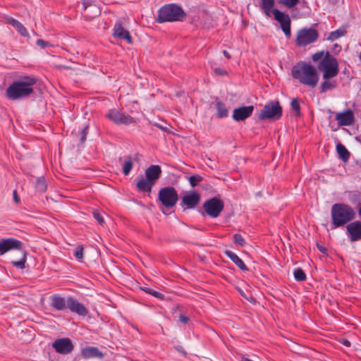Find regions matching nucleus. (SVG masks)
Segmentation results:
<instances>
[{"instance_id": "f257e3e1", "label": "nucleus", "mask_w": 361, "mask_h": 361, "mask_svg": "<svg viewBox=\"0 0 361 361\" xmlns=\"http://www.w3.org/2000/svg\"><path fill=\"white\" fill-rule=\"evenodd\" d=\"M314 62L317 63V69L322 73L323 82L320 86V92H325L334 90L337 82L333 80L339 72L337 59L329 51H319L312 56Z\"/></svg>"}, {"instance_id": "f03ea898", "label": "nucleus", "mask_w": 361, "mask_h": 361, "mask_svg": "<svg viewBox=\"0 0 361 361\" xmlns=\"http://www.w3.org/2000/svg\"><path fill=\"white\" fill-rule=\"evenodd\" d=\"M37 80L33 76H24L14 80L6 90V97L11 100H20L29 97L34 92Z\"/></svg>"}, {"instance_id": "7ed1b4c3", "label": "nucleus", "mask_w": 361, "mask_h": 361, "mask_svg": "<svg viewBox=\"0 0 361 361\" xmlns=\"http://www.w3.org/2000/svg\"><path fill=\"white\" fill-rule=\"evenodd\" d=\"M292 77L300 84L314 88L319 80L317 69L312 65L305 61H300L291 69Z\"/></svg>"}, {"instance_id": "20e7f679", "label": "nucleus", "mask_w": 361, "mask_h": 361, "mask_svg": "<svg viewBox=\"0 0 361 361\" xmlns=\"http://www.w3.org/2000/svg\"><path fill=\"white\" fill-rule=\"evenodd\" d=\"M331 228L344 226L355 217V212L348 204L336 203L331 209Z\"/></svg>"}, {"instance_id": "39448f33", "label": "nucleus", "mask_w": 361, "mask_h": 361, "mask_svg": "<svg viewBox=\"0 0 361 361\" xmlns=\"http://www.w3.org/2000/svg\"><path fill=\"white\" fill-rule=\"evenodd\" d=\"M185 16L183 8L175 4H169L161 6L158 11L156 20L159 23L182 21Z\"/></svg>"}, {"instance_id": "423d86ee", "label": "nucleus", "mask_w": 361, "mask_h": 361, "mask_svg": "<svg viewBox=\"0 0 361 361\" xmlns=\"http://www.w3.org/2000/svg\"><path fill=\"white\" fill-rule=\"evenodd\" d=\"M158 198L164 207L170 209L176 204L178 195L173 187L166 186L159 190Z\"/></svg>"}, {"instance_id": "0eeeda50", "label": "nucleus", "mask_w": 361, "mask_h": 361, "mask_svg": "<svg viewBox=\"0 0 361 361\" xmlns=\"http://www.w3.org/2000/svg\"><path fill=\"white\" fill-rule=\"evenodd\" d=\"M282 116V108L278 101H271L265 104L262 109L259 118L260 120L271 119L276 121Z\"/></svg>"}, {"instance_id": "6e6552de", "label": "nucleus", "mask_w": 361, "mask_h": 361, "mask_svg": "<svg viewBox=\"0 0 361 361\" xmlns=\"http://www.w3.org/2000/svg\"><path fill=\"white\" fill-rule=\"evenodd\" d=\"M319 34L314 28H303L298 30L295 40L296 44L301 47L316 42L318 39Z\"/></svg>"}, {"instance_id": "1a4fd4ad", "label": "nucleus", "mask_w": 361, "mask_h": 361, "mask_svg": "<svg viewBox=\"0 0 361 361\" xmlns=\"http://www.w3.org/2000/svg\"><path fill=\"white\" fill-rule=\"evenodd\" d=\"M206 214L212 218H217L224 207V202L217 197H212L206 200L202 205Z\"/></svg>"}, {"instance_id": "9d476101", "label": "nucleus", "mask_w": 361, "mask_h": 361, "mask_svg": "<svg viewBox=\"0 0 361 361\" xmlns=\"http://www.w3.org/2000/svg\"><path fill=\"white\" fill-rule=\"evenodd\" d=\"M106 116L117 125H129L135 123L134 118L115 109H110Z\"/></svg>"}, {"instance_id": "9b49d317", "label": "nucleus", "mask_w": 361, "mask_h": 361, "mask_svg": "<svg viewBox=\"0 0 361 361\" xmlns=\"http://www.w3.org/2000/svg\"><path fill=\"white\" fill-rule=\"evenodd\" d=\"M274 19L279 23L281 30L287 37H290L291 35L290 30V18L289 16L278 9L274 10Z\"/></svg>"}, {"instance_id": "f8f14e48", "label": "nucleus", "mask_w": 361, "mask_h": 361, "mask_svg": "<svg viewBox=\"0 0 361 361\" xmlns=\"http://www.w3.org/2000/svg\"><path fill=\"white\" fill-rule=\"evenodd\" d=\"M52 347L58 353L66 355L73 350V344L70 338H62L53 342Z\"/></svg>"}, {"instance_id": "ddd939ff", "label": "nucleus", "mask_w": 361, "mask_h": 361, "mask_svg": "<svg viewBox=\"0 0 361 361\" xmlns=\"http://www.w3.org/2000/svg\"><path fill=\"white\" fill-rule=\"evenodd\" d=\"M22 243L13 238H4L0 240V255H3L12 250H20Z\"/></svg>"}, {"instance_id": "4468645a", "label": "nucleus", "mask_w": 361, "mask_h": 361, "mask_svg": "<svg viewBox=\"0 0 361 361\" xmlns=\"http://www.w3.org/2000/svg\"><path fill=\"white\" fill-rule=\"evenodd\" d=\"M346 233L351 242H355L361 239V221H355L350 223L346 226Z\"/></svg>"}, {"instance_id": "2eb2a0df", "label": "nucleus", "mask_w": 361, "mask_h": 361, "mask_svg": "<svg viewBox=\"0 0 361 361\" xmlns=\"http://www.w3.org/2000/svg\"><path fill=\"white\" fill-rule=\"evenodd\" d=\"M68 302L67 309L71 312L82 317H85L88 314V311L85 305L73 297H68Z\"/></svg>"}, {"instance_id": "dca6fc26", "label": "nucleus", "mask_w": 361, "mask_h": 361, "mask_svg": "<svg viewBox=\"0 0 361 361\" xmlns=\"http://www.w3.org/2000/svg\"><path fill=\"white\" fill-rule=\"evenodd\" d=\"M113 31V36L115 38L124 39L128 44H132V37L129 32L124 28L121 21L116 22Z\"/></svg>"}, {"instance_id": "f3484780", "label": "nucleus", "mask_w": 361, "mask_h": 361, "mask_svg": "<svg viewBox=\"0 0 361 361\" xmlns=\"http://www.w3.org/2000/svg\"><path fill=\"white\" fill-rule=\"evenodd\" d=\"M50 306L57 311H65L67 309L68 298L61 296L58 294L52 295L50 297Z\"/></svg>"}, {"instance_id": "a211bd4d", "label": "nucleus", "mask_w": 361, "mask_h": 361, "mask_svg": "<svg viewBox=\"0 0 361 361\" xmlns=\"http://www.w3.org/2000/svg\"><path fill=\"white\" fill-rule=\"evenodd\" d=\"M254 107L246 106L236 108L233 110V118L236 121H241L250 117L252 114Z\"/></svg>"}, {"instance_id": "6ab92c4d", "label": "nucleus", "mask_w": 361, "mask_h": 361, "mask_svg": "<svg viewBox=\"0 0 361 361\" xmlns=\"http://www.w3.org/2000/svg\"><path fill=\"white\" fill-rule=\"evenodd\" d=\"M336 119L340 126H350L353 123L355 117L353 112L348 109L337 114Z\"/></svg>"}, {"instance_id": "aec40b11", "label": "nucleus", "mask_w": 361, "mask_h": 361, "mask_svg": "<svg viewBox=\"0 0 361 361\" xmlns=\"http://www.w3.org/2000/svg\"><path fill=\"white\" fill-rule=\"evenodd\" d=\"M200 195L195 191L189 192L183 196L181 204L189 209H193L200 202Z\"/></svg>"}, {"instance_id": "412c9836", "label": "nucleus", "mask_w": 361, "mask_h": 361, "mask_svg": "<svg viewBox=\"0 0 361 361\" xmlns=\"http://www.w3.org/2000/svg\"><path fill=\"white\" fill-rule=\"evenodd\" d=\"M161 173V169L159 165H151L145 170V177L152 183L155 184Z\"/></svg>"}, {"instance_id": "4be33fe9", "label": "nucleus", "mask_w": 361, "mask_h": 361, "mask_svg": "<svg viewBox=\"0 0 361 361\" xmlns=\"http://www.w3.org/2000/svg\"><path fill=\"white\" fill-rule=\"evenodd\" d=\"M154 185L146 177L139 176L136 178V187L139 191L150 192Z\"/></svg>"}, {"instance_id": "5701e85b", "label": "nucleus", "mask_w": 361, "mask_h": 361, "mask_svg": "<svg viewBox=\"0 0 361 361\" xmlns=\"http://www.w3.org/2000/svg\"><path fill=\"white\" fill-rule=\"evenodd\" d=\"M8 23L11 25L16 31L23 37L29 38L30 35L26 27L18 20L13 18H9L7 20Z\"/></svg>"}, {"instance_id": "b1692460", "label": "nucleus", "mask_w": 361, "mask_h": 361, "mask_svg": "<svg viewBox=\"0 0 361 361\" xmlns=\"http://www.w3.org/2000/svg\"><path fill=\"white\" fill-rule=\"evenodd\" d=\"M82 356L85 358H91V357H102L103 354L102 352L99 350V349L96 347H87L82 350L81 352Z\"/></svg>"}, {"instance_id": "393cba45", "label": "nucleus", "mask_w": 361, "mask_h": 361, "mask_svg": "<svg viewBox=\"0 0 361 361\" xmlns=\"http://www.w3.org/2000/svg\"><path fill=\"white\" fill-rule=\"evenodd\" d=\"M348 32V25H344L341 26L338 29L332 31L329 33V36L327 37V40H329L331 42L336 41V39H339L341 37H343L346 35Z\"/></svg>"}, {"instance_id": "a878e982", "label": "nucleus", "mask_w": 361, "mask_h": 361, "mask_svg": "<svg viewBox=\"0 0 361 361\" xmlns=\"http://www.w3.org/2000/svg\"><path fill=\"white\" fill-rule=\"evenodd\" d=\"M226 255L241 270H247V268L243 261L235 252L232 251H226Z\"/></svg>"}, {"instance_id": "bb28decb", "label": "nucleus", "mask_w": 361, "mask_h": 361, "mask_svg": "<svg viewBox=\"0 0 361 361\" xmlns=\"http://www.w3.org/2000/svg\"><path fill=\"white\" fill-rule=\"evenodd\" d=\"M274 0H261V7L264 13L269 17L271 13H274Z\"/></svg>"}, {"instance_id": "cd10ccee", "label": "nucleus", "mask_w": 361, "mask_h": 361, "mask_svg": "<svg viewBox=\"0 0 361 361\" xmlns=\"http://www.w3.org/2000/svg\"><path fill=\"white\" fill-rule=\"evenodd\" d=\"M336 151L338 154L339 158L343 161L344 162H346L348 161L350 158V152L348 151L346 147L342 145L341 143H338L336 145Z\"/></svg>"}, {"instance_id": "c85d7f7f", "label": "nucleus", "mask_w": 361, "mask_h": 361, "mask_svg": "<svg viewBox=\"0 0 361 361\" xmlns=\"http://www.w3.org/2000/svg\"><path fill=\"white\" fill-rule=\"evenodd\" d=\"M216 108L217 110V116L219 118H223L228 116V111L225 104L221 102H218L216 104Z\"/></svg>"}, {"instance_id": "c756f323", "label": "nucleus", "mask_w": 361, "mask_h": 361, "mask_svg": "<svg viewBox=\"0 0 361 361\" xmlns=\"http://www.w3.org/2000/svg\"><path fill=\"white\" fill-rule=\"evenodd\" d=\"M36 190L40 192H44L47 190V183L44 177H39L36 182Z\"/></svg>"}, {"instance_id": "7c9ffc66", "label": "nucleus", "mask_w": 361, "mask_h": 361, "mask_svg": "<svg viewBox=\"0 0 361 361\" xmlns=\"http://www.w3.org/2000/svg\"><path fill=\"white\" fill-rule=\"evenodd\" d=\"M133 166V164L131 160V158L128 157V159H126L123 164V167H122L123 173L125 176H128L130 173V171L132 170Z\"/></svg>"}, {"instance_id": "2f4dec72", "label": "nucleus", "mask_w": 361, "mask_h": 361, "mask_svg": "<svg viewBox=\"0 0 361 361\" xmlns=\"http://www.w3.org/2000/svg\"><path fill=\"white\" fill-rule=\"evenodd\" d=\"M293 275L297 281H304L306 279V274L300 268L295 269Z\"/></svg>"}, {"instance_id": "473e14b6", "label": "nucleus", "mask_w": 361, "mask_h": 361, "mask_svg": "<svg viewBox=\"0 0 361 361\" xmlns=\"http://www.w3.org/2000/svg\"><path fill=\"white\" fill-rule=\"evenodd\" d=\"M26 260V253L23 252L22 258L19 261L12 262V264L17 269H23L25 267Z\"/></svg>"}, {"instance_id": "72a5a7b5", "label": "nucleus", "mask_w": 361, "mask_h": 361, "mask_svg": "<svg viewBox=\"0 0 361 361\" xmlns=\"http://www.w3.org/2000/svg\"><path fill=\"white\" fill-rule=\"evenodd\" d=\"M203 180L202 177L198 174H194L190 176L189 183L190 185L194 188L200 182Z\"/></svg>"}, {"instance_id": "f704fd0d", "label": "nucleus", "mask_w": 361, "mask_h": 361, "mask_svg": "<svg viewBox=\"0 0 361 361\" xmlns=\"http://www.w3.org/2000/svg\"><path fill=\"white\" fill-rule=\"evenodd\" d=\"M279 2L285 7L291 8L299 3V0H279Z\"/></svg>"}, {"instance_id": "c9c22d12", "label": "nucleus", "mask_w": 361, "mask_h": 361, "mask_svg": "<svg viewBox=\"0 0 361 361\" xmlns=\"http://www.w3.org/2000/svg\"><path fill=\"white\" fill-rule=\"evenodd\" d=\"M142 290L145 293H149V294L156 297L157 298L164 299V295L161 293L156 291L150 288H142Z\"/></svg>"}, {"instance_id": "e433bc0d", "label": "nucleus", "mask_w": 361, "mask_h": 361, "mask_svg": "<svg viewBox=\"0 0 361 361\" xmlns=\"http://www.w3.org/2000/svg\"><path fill=\"white\" fill-rule=\"evenodd\" d=\"M233 241L236 245L243 247L245 244V240L243 236L239 233H235L233 235Z\"/></svg>"}, {"instance_id": "4c0bfd02", "label": "nucleus", "mask_w": 361, "mask_h": 361, "mask_svg": "<svg viewBox=\"0 0 361 361\" xmlns=\"http://www.w3.org/2000/svg\"><path fill=\"white\" fill-rule=\"evenodd\" d=\"M83 250V247L82 245H79L75 248L74 251V255L79 260H81L84 257Z\"/></svg>"}, {"instance_id": "58836bf2", "label": "nucleus", "mask_w": 361, "mask_h": 361, "mask_svg": "<svg viewBox=\"0 0 361 361\" xmlns=\"http://www.w3.org/2000/svg\"><path fill=\"white\" fill-rule=\"evenodd\" d=\"M292 109L295 111L296 114H300V106L299 101L297 99H293L290 103Z\"/></svg>"}, {"instance_id": "ea45409f", "label": "nucleus", "mask_w": 361, "mask_h": 361, "mask_svg": "<svg viewBox=\"0 0 361 361\" xmlns=\"http://www.w3.org/2000/svg\"><path fill=\"white\" fill-rule=\"evenodd\" d=\"M93 214V216L94 218L97 220V221L100 224V225H102L104 222V220L103 219V216L101 214V213L97 211V210H94L92 213Z\"/></svg>"}, {"instance_id": "a19ab883", "label": "nucleus", "mask_w": 361, "mask_h": 361, "mask_svg": "<svg viewBox=\"0 0 361 361\" xmlns=\"http://www.w3.org/2000/svg\"><path fill=\"white\" fill-rule=\"evenodd\" d=\"M36 44L37 46H39L42 49H45L46 47H47L48 46L50 45L49 42L44 41L43 39H38L36 42Z\"/></svg>"}, {"instance_id": "79ce46f5", "label": "nucleus", "mask_w": 361, "mask_h": 361, "mask_svg": "<svg viewBox=\"0 0 361 361\" xmlns=\"http://www.w3.org/2000/svg\"><path fill=\"white\" fill-rule=\"evenodd\" d=\"M80 134H81L80 141H81V142H83L86 140V137H87V126H85L82 129Z\"/></svg>"}, {"instance_id": "37998d69", "label": "nucleus", "mask_w": 361, "mask_h": 361, "mask_svg": "<svg viewBox=\"0 0 361 361\" xmlns=\"http://www.w3.org/2000/svg\"><path fill=\"white\" fill-rule=\"evenodd\" d=\"M179 319L181 322L183 323H187L188 321H189V317H188L187 316H185V315H180V317H179Z\"/></svg>"}, {"instance_id": "c03bdc74", "label": "nucleus", "mask_w": 361, "mask_h": 361, "mask_svg": "<svg viewBox=\"0 0 361 361\" xmlns=\"http://www.w3.org/2000/svg\"><path fill=\"white\" fill-rule=\"evenodd\" d=\"M13 200H14L15 202L18 203L20 202V198L18 196L16 190H13Z\"/></svg>"}, {"instance_id": "a18cd8bd", "label": "nucleus", "mask_w": 361, "mask_h": 361, "mask_svg": "<svg viewBox=\"0 0 361 361\" xmlns=\"http://www.w3.org/2000/svg\"><path fill=\"white\" fill-rule=\"evenodd\" d=\"M317 248L319 249V250L322 252V253H324L325 252V250L326 249L324 248L322 246H320L319 245H317Z\"/></svg>"}, {"instance_id": "49530a36", "label": "nucleus", "mask_w": 361, "mask_h": 361, "mask_svg": "<svg viewBox=\"0 0 361 361\" xmlns=\"http://www.w3.org/2000/svg\"><path fill=\"white\" fill-rule=\"evenodd\" d=\"M223 54H224V55L227 59H230V58H231V56H230V54H228V52L227 51L224 50Z\"/></svg>"}, {"instance_id": "de8ad7c7", "label": "nucleus", "mask_w": 361, "mask_h": 361, "mask_svg": "<svg viewBox=\"0 0 361 361\" xmlns=\"http://www.w3.org/2000/svg\"><path fill=\"white\" fill-rule=\"evenodd\" d=\"M328 1H329V2L330 4H334H334H336L337 3H338V1H339L340 0H328Z\"/></svg>"}, {"instance_id": "09e8293b", "label": "nucleus", "mask_w": 361, "mask_h": 361, "mask_svg": "<svg viewBox=\"0 0 361 361\" xmlns=\"http://www.w3.org/2000/svg\"><path fill=\"white\" fill-rule=\"evenodd\" d=\"M344 345H346V346H350V341H346L344 342Z\"/></svg>"}, {"instance_id": "8fccbe9b", "label": "nucleus", "mask_w": 361, "mask_h": 361, "mask_svg": "<svg viewBox=\"0 0 361 361\" xmlns=\"http://www.w3.org/2000/svg\"><path fill=\"white\" fill-rule=\"evenodd\" d=\"M176 349H177L178 351H180V352L183 353V350H183V348H182L181 346H178V347H176Z\"/></svg>"}, {"instance_id": "3c124183", "label": "nucleus", "mask_w": 361, "mask_h": 361, "mask_svg": "<svg viewBox=\"0 0 361 361\" xmlns=\"http://www.w3.org/2000/svg\"><path fill=\"white\" fill-rule=\"evenodd\" d=\"M215 72H216V73H219V74H221V75H222V74H223V72H221L219 69H216V70H215Z\"/></svg>"}, {"instance_id": "603ef678", "label": "nucleus", "mask_w": 361, "mask_h": 361, "mask_svg": "<svg viewBox=\"0 0 361 361\" xmlns=\"http://www.w3.org/2000/svg\"><path fill=\"white\" fill-rule=\"evenodd\" d=\"M359 215L361 216V207L358 209Z\"/></svg>"}, {"instance_id": "864d4df0", "label": "nucleus", "mask_w": 361, "mask_h": 361, "mask_svg": "<svg viewBox=\"0 0 361 361\" xmlns=\"http://www.w3.org/2000/svg\"><path fill=\"white\" fill-rule=\"evenodd\" d=\"M336 48H338L339 47L337 44H335Z\"/></svg>"}, {"instance_id": "5fc2aeb1", "label": "nucleus", "mask_w": 361, "mask_h": 361, "mask_svg": "<svg viewBox=\"0 0 361 361\" xmlns=\"http://www.w3.org/2000/svg\"><path fill=\"white\" fill-rule=\"evenodd\" d=\"M360 59L361 61V52H360Z\"/></svg>"}]
</instances>
